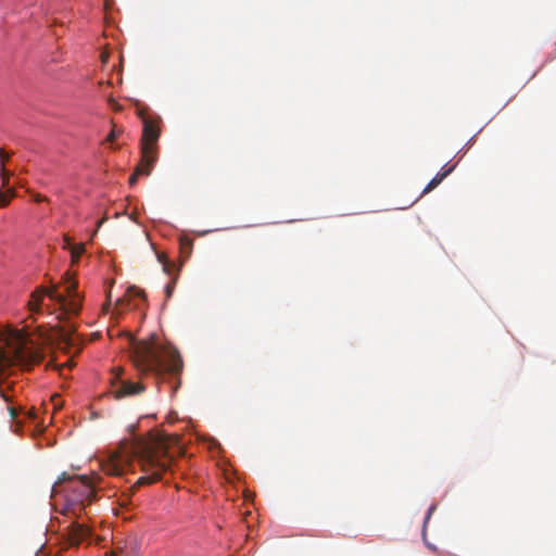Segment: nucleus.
Wrapping results in <instances>:
<instances>
[{"mask_svg":"<svg viewBox=\"0 0 556 556\" xmlns=\"http://www.w3.org/2000/svg\"><path fill=\"white\" fill-rule=\"evenodd\" d=\"M137 462L142 476L132 489L159 481L162 475L172 468V456L167 453V440L157 431H150L144 437L131 432L125 438L110 457L103 462L102 470L106 475L121 476L126 468Z\"/></svg>","mask_w":556,"mask_h":556,"instance_id":"1","label":"nucleus"},{"mask_svg":"<svg viewBox=\"0 0 556 556\" xmlns=\"http://www.w3.org/2000/svg\"><path fill=\"white\" fill-rule=\"evenodd\" d=\"M131 358L141 374L153 375L156 379L174 378L179 381L184 367L179 352L170 345L161 344L155 334L147 340L134 341Z\"/></svg>","mask_w":556,"mask_h":556,"instance_id":"2","label":"nucleus"},{"mask_svg":"<svg viewBox=\"0 0 556 556\" xmlns=\"http://www.w3.org/2000/svg\"><path fill=\"white\" fill-rule=\"evenodd\" d=\"M52 491L66 492V505L73 514L85 509L96 497L94 486L85 476L70 477L63 473L54 483Z\"/></svg>","mask_w":556,"mask_h":556,"instance_id":"3","label":"nucleus"},{"mask_svg":"<svg viewBox=\"0 0 556 556\" xmlns=\"http://www.w3.org/2000/svg\"><path fill=\"white\" fill-rule=\"evenodd\" d=\"M140 115L143 123V131L141 139V166L138 170L150 174L157 159L155 144L161 132L159 126L160 118L150 117L143 114Z\"/></svg>","mask_w":556,"mask_h":556,"instance_id":"4","label":"nucleus"},{"mask_svg":"<svg viewBox=\"0 0 556 556\" xmlns=\"http://www.w3.org/2000/svg\"><path fill=\"white\" fill-rule=\"evenodd\" d=\"M122 375L123 369L118 368L111 379L115 399L137 395L144 391V386L141 382L125 380Z\"/></svg>","mask_w":556,"mask_h":556,"instance_id":"5","label":"nucleus"},{"mask_svg":"<svg viewBox=\"0 0 556 556\" xmlns=\"http://www.w3.org/2000/svg\"><path fill=\"white\" fill-rule=\"evenodd\" d=\"M63 282L65 285V291L70 299H67L65 296V305H60V308L62 309V314L63 315H78L80 307H81V302H80V296L76 291L77 281L70 275H66Z\"/></svg>","mask_w":556,"mask_h":556,"instance_id":"6","label":"nucleus"},{"mask_svg":"<svg viewBox=\"0 0 556 556\" xmlns=\"http://www.w3.org/2000/svg\"><path fill=\"white\" fill-rule=\"evenodd\" d=\"M91 535V530L84 523L72 522L67 527V541L71 546H77Z\"/></svg>","mask_w":556,"mask_h":556,"instance_id":"7","label":"nucleus"},{"mask_svg":"<svg viewBox=\"0 0 556 556\" xmlns=\"http://www.w3.org/2000/svg\"><path fill=\"white\" fill-rule=\"evenodd\" d=\"M45 299V287H37L30 294V299L27 302L28 311L34 314L41 313V306Z\"/></svg>","mask_w":556,"mask_h":556,"instance_id":"8","label":"nucleus"},{"mask_svg":"<svg viewBox=\"0 0 556 556\" xmlns=\"http://www.w3.org/2000/svg\"><path fill=\"white\" fill-rule=\"evenodd\" d=\"M452 173V167H446L444 166L442 168V172L438 173L430 181L429 184L425 187V189L422 190V193L421 194H426V193H429L430 191H432L435 187H438L442 180L447 177L450 174Z\"/></svg>","mask_w":556,"mask_h":556,"instance_id":"9","label":"nucleus"},{"mask_svg":"<svg viewBox=\"0 0 556 556\" xmlns=\"http://www.w3.org/2000/svg\"><path fill=\"white\" fill-rule=\"evenodd\" d=\"M55 301L60 305H65V295L58 292V287L52 286L51 288H45V298Z\"/></svg>","mask_w":556,"mask_h":556,"instance_id":"10","label":"nucleus"},{"mask_svg":"<svg viewBox=\"0 0 556 556\" xmlns=\"http://www.w3.org/2000/svg\"><path fill=\"white\" fill-rule=\"evenodd\" d=\"M129 544H132V546L128 547L126 546L125 549L122 547H117L115 551L111 552V556H130V555H137L138 554V546L132 540L129 542Z\"/></svg>","mask_w":556,"mask_h":556,"instance_id":"11","label":"nucleus"},{"mask_svg":"<svg viewBox=\"0 0 556 556\" xmlns=\"http://www.w3.org/2000/svg\"><path fill=\"white\" fill-rule=\"evenodd\" d=\"M74 331H75V329L73 326H70L68 328L61 327V326L58 327L59 338H60V340H62L65 343L71 342V337L74 333Z\"/></svg>","mask_w":556,"mask_h":556,"instance_id":"12","label":"nucleus"},{"mask_svg":"<svg viewBox=\"0 0 556 556\" xmlns=\"http://www.w3.org/2000/svg\"><path fill=\"white\" fill-rule=\"evenodd\" d=\"M70 250H71L72 262L76 263V262H78L81 254L85 252V245L83 243L72 244L70 247Z\"/></svg>","mask_w":556,"mask_h":556,"instance_id":"13","label":"nucleus"},{"mask_svg":"<svg viewBox=\"0 0 556 556\" xmlns=\"http://www.w3.org/2000/svg\"><path fill=\"white\" fill-rule=\"evenodd\" d=\"M0 172H1V180H2L1 188H7L9 186V179H10L11 173L5 168L4 165L1 166Z\"/></svg>","mask_w":556,"mask_h":556,"instance_id":"14","label":"nucleus"},{"mask_svg":"<svg viewBox=\"0 0 556 556\" xmlns=\"http://www.w3.org/2000/svg\"><path fill=\"white\" fill-rule=\"evenodd\" d=\"M157 258L162 263L164 271L170 274V269L174 267V264H172L164 254H159Z\"/></svg>","mask_w":556,"mask_h":556,"instance_id":"15","label":"nucleus"},{"mask_svg":"<svg viewBox=\"0 0 556 556\" xmlns=\"http://www.w3.org/2000/svg\"><path fill=\"white\" fill-rule=\"evenodd\" d=\"M435 509V505H431L427 511V515L425 517V521H424V529H422V535H424V540L426 541V525L427 522L429 521L430 517H431V514L433 513V510Z\"/></svg>","mask_w":556,"mask_h":556,"instance_id":"16","label":"nucleus"},{"mask_svg":"<svg viewBox=\"0 0 556 556\" xmlns=\"http://www.w3.org/2000/svg\"><path fill=\"white\" fill-rule=\"evenodd\" d=\"M9 198L7 192L3 191V188H0V207L7 206L9 204Z\"/></svg>","mask_w":556,"mask_h":556,"instance_id":"17","label":"nucleus"},{"mask_svg":"<svg viewBox=\"0 0 556 556\" xmlns=\"http://www.w3.org/2000/svg\"><path fill=\"white\" fill-rule=\"evenodd\" d=\"M141 166V162L137 165L136 172L129 177V184L134 185L137 181L138 175H147L146 173H141L138 168Z\"/></svg>","mask_w":556,"mask_h":556,"instance_id":"18","label":"nucleus"},{"mask_svg":"<svg viewBox=\"0 0 556 556\" xmlns=\"http://www.w3.org/2000/svg\"><path fill=\"white\" fill-rule=\"evenodd\" d=\"M174 288H175V279L172 280L169 283H167L165 287V293H166L167 299L172 296Z\"/></svg>","mask_w":556,"mask_h":556,"instance_id":"19","label":"nucleus"},{"mask_svg":"<svg viewBox=\"0 0 556 556\" xmlns=\"http://www.w3.org/2000/svg\"><path fill=\"white\" fill-rule=\"evenodd\" d=\"M28 192L33 195V200L35 202H46L48 201V198L45 197V195H41L40 193H34L31 191L28 190Z\"/></svg>","mask_w":556,"mask_h":556,"instance_id":"20","label":"nucleus"},{"mask_svg":"<svg viewBox=\"0 0 556 556\" xmlns=\"http://www.w3.org/2000/svg\"><path fill=\"white\" fill-rule=\"evenodd\" d=\"M118 134H119V130H116L115 128H113L111 130V132L108 135L106 141L113 142L117 138Z\"/></svg>","mask_w":556,"mask_h":556,"instance_id":"21","label":"nucleus"},{"mask_svg":"<svg viewBox=\"0 0 556 556\" xmlns=\"http://www.w3.org/2000/svg\"><path fill=\"white\" fill-rule=\"evenodd\" d=\"M10 155L5 152L3 148H0V163L1 166L9 160Z\"/></svg>","mask_w":556,"mask_h":556,"instance_id":"22","label":"nucleus"},{"mask_svg":"<svg viewBox=\"0 0 556 556\" xmlns=\"http://www.w3.org/2000/svg\"><path fill=\"white\" fill-rule=\"evenodd\" d=\"M128 293H132L136 296H144V293L142 290L137 289L136 287L128 288Z\"/></svg>","mask_w":556,"mask_h":556,"instance_id":"23","label":"nucleus"},{"mask_svg":"<svg viewBox=\"0 0 556 556\" xmlns=\"http://www.w3.org/2000/svg\"><path fill=\"white\" fill-rule=\"evenodd\" d=\"M8 412H9L10 417H11L12 419H15V418L17 417V415H18L17 409H16L15 407H13V406H9V407H8Z\"/></svg>","mask_w":556,"mask_h":556,"instance_id":"24","label":"nucleus"},{"mask_svg":"<svg viewBox=\"0 0 556 556\" xmlns=\"http://www.w3.org/2000/svg\"><path fill=\"white\" fill-rule=\"evenodd\" d=\"M3 191H4V192H7L8 198H9V201H10L12 198H14V197L16 195V193H15V190H14V189H10V188H8L7 190H3Z\"/></svg>","mask_w":556,"mask_h":556,"instance_id":"25","label":"nucleus"},{"mask_svg":"<svg viewBox=\"0 0 556 556\" xmlns=\"http://www.w3.org/2000/svg\"><path fill=\"white\" fill-rule=\"evenodd\" d=\"M110 102L114 110H116V111L121 110V105L115 100L111 99Z\"/></svg>","mask_w":556,"mask_h":556,"instance_id":"26","label":"nucleus"},{"mask_svg":"<svg viewBox=\"0 0 556 556\" xmlns=\"http://www.w3.org/2000/svg\"><path fill=\"white\" fill-rule=\"evenodd\" d=\"M108 219V217H103L102 219H100L97 224V229L94 230L93 235L98 231V229L103 225V223Z\"/></svg>","mask_w":556,"mask_h":556,"instance_id":"27","label":"nucleus"},{"mask_svg":"<svg viewBox=\"0 0 556 556\" xmlns=\"http://www.w3.org/2000/svg\"><path fill=\"white\" fill-rule=\"evenodd\" d=\"M129 503V497L126 495H123V498L121 500V506H126Z\"/></svg>","mask_w":556,"mask_h":556,"instance_id":"28","label":"nucleus"},{"mask_svg":"<svg viewBox=\"0 0 556 556\" xmlns=\"http://www.w3.org/2000/svg\"><path fill=\"white\" fill-rule=\"evenodd\" d=\"M109 55L106 53L101 54L102 62L105 63L108 61Z\"/></svg>","mask_w":556,"mask_h":556,"instance_id":"29","label":"nucleus"},{"mask_svg":"<svg viewBox=\"0 0 556 556\" xmlns=\"http://www.w3.org/2000/svg\"><path fill=\"white\" fill-rule=\"evenodd\" d=\"M106 306H110V294L108 295V303Z\"/></svg>","mask_w":556,"mask_h":556,"instance_id":"30","label":"nucleus"}]
</instances>
